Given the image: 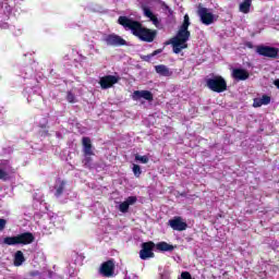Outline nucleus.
Wrapping results in <instances>:
<instances>
[{"label": "nucleus", "instance_id": "14", "mask_svg": "<svg viewBox=\"0 0 279 279\" xmlns=\"http://www.w3.org/2000/svg\"><path fill=\"white\" fill-rule=\"evenodd\" d=\"M231 76L235 82H245V80H250V72L243 68H234Z\"/></svg>", "mask_w": 279, "mask_h": 279}, {"label": "nucleus", "instance_id": "19", "mask_svg": "<svg viewBox=\"0 0 279 279\" xmlns=\"http://www.w3.org/2000/svg\"><path fill=\"white\" fill-rule=\"evenodd\" d=\"M64 186H66V182H64V181H61L58 186H54V189H56L54 195L57 197H60L62 195V193H64Z\"/></svg>", "mask_w": 279, "mask_h": 279}, {"label": "nucleus", "instance_id": "27", "mask_svg": "<svg viewBox=\"0 0 279 279\" xmlns=\"http://www.w3.org/2000/svg\"><path fill=\"white\" fill-rule=\"evenodd\" d=\"M263 105V100L260 98H254L253 100V108H260Z\"/></svg>", "mask_w": 279, "mask_h": 279}, {"label": "nucleus", "instance_id": "2", "mask_svg": "<svg viewBox=\"0 0 279 279\" xmlns=\"http://www.w3.org/2000/svg\"><path fill=\"white\" fill-rule=\"evenodd\" d=\"M191 19L189 14H185L177 35L170 41L166 43V45H172L173 53H180L182 49H189V44L186 43H189V38H191V32L189 31Z\"/></svg>", "mask_w": 279, "mask_h": 279}, {"label": "nucleus", "instance_id": "16", "mask_svg": "<svg viewBox=\"0 0 279 279\" xmlns=\"http://www.w3.org/2000/svg\"><path fill=\"white\" fill-rule=\"evenodd\" d=\"M155 71L162 77H171L173 75V72H171V70H169L165 64L156 65Z\"/></svg>", "mask_w": 279, "mask_h": 279}, {"label": "nucleus", "instance_id": "28", "mask_svg": "<svg viewBox=\"0 0 279 279\" xmlns=\"http://www.w3.org/2000/svg\"><path fill=\"white\" fill-rule=\"evenodd\" d=\"M149 21H151L153 25H155V27H158V25H160V20H158V16L153 15L151 17H149Z\"/></svg>", "mask_w": 279, "mask_h": 279}, {"label": "nucleus", "instance_id": "4", "mask_svg": "<svg viewBox=\"0 0 279 279\" xmlns=\"http://www.w3.org/2000/svg\"><path fill=\"white\" fill-rule=\"evenodd\" d=\"M205 84L213 93H226L228 90V83L221 75L213 74L210 78H206Z\"/></svg>", "mask_w": 279, "mask_h": 279}, {"label": "nucleus", "instance_id": "11", "mask_svg": "<svg viewBox=\"0 0 279 279\" xmlns=\"http://www.w3.org/2000/svg\"><path fill=\"white\" fill-rule=\"evenodd\" d=\"M114 259H108L100 265L99 274H101L104 278H112V276H114Z\"/></svg>", "mask_w": 279, "mask_h": 279}, {"label": "nucleus", "instance_id": "20", "mask_svg": "<svg viewBox=\"0 0 279 279\" xmlns=\"http://www.w3.org/2000/svg\"><path fill=\"white\" fill-rule=\"evenodd\" d=\"M142 10L144 12V16L147 19H150L154 15V12H151L150 8H147L145 4H142Z\"/></svg>", "mask_w": 279, "mask_h": 279}, {"label": "nucleus", "instance_id": "21", "mask_svg": "<svg viewBox=\"0 0 279 279\" xmlns=\"http://www.w3.org/2000/svg\"><path fill=\"white\" fill-rule=\"evenodd\" d=\"M66 101H69V104H77V98L75 97V94H73L72 92H68Z\"/></svg>", "mask_w": 279, "mask_h": 279}, {"label": "nucleus", "instance_id": "22", "mask_svg": "<svg viewBox=\"0 0 279 279\" xmlns=\"http://www.w3.org/2000/svg\"><path fill=\"white\" fill-rule=\"evenodd\" d=\"M135 160H137L138 162H142V165H147V162H149V157L147 156H141V155H135Z\"/></svg>", "mask_w": 279, "mask_h": 279}, {"label": "nucleus", "instance_id": "31", "mask_svg": "<svg viewBox=\"0 0 279 279\" xmlns=\"http://www.w3.org/2000/svg\"><path fill=\"white\" fill-rule=\"evenodd\" d=\"M29 276H32V278H36V276H40V271L33 270V271L29 272Z\"/></svg>", "mask_w": 279, "mask_h": 279}, {"label": "nucleus", "instance_id": "34", "mask_svg": "<svg viewBox=\"0 0 279 279\" xmlns=\"http://www.w3.org/2000/svg\"><path fill=\"white\" fill-rule=\"evenodd\" d=\"M274 84L276 85L277 88H279V78L275 80Z\"/></svg>", "mask_w": 279, "mask_h": 279}, {"label": "nucleus", "instance_id": "30", "mask_svg": "<svg viewBox=\"0 0 279 279\" xmlns=\"http://www.w3.org/2000/svg\"><path fill=\"white\" fill-rule=\"evenodd\" d=\"M151 58H154V56H151V53H150V54H147V56L142 57V60H143L144 62H149V60H151Z\"/></svg>", "mask_w": 279, "mask_h": 279}, {"label": "nucleus", "instance_id": "23", "mask_svg": "<svg viewBox=\"0 0 279 279\" xmlns=\"http://www.w3.org/2000/svg\"><path fill=\"white\" fill-rule=\"evenodd\" d=\"M133 173L135 178H141V173H143V170H141V166L134 163L133 165Z\"/></svg>", "mask_w": 279, "mask_h": 279}, {"label": "nucleus", "instance_id": "13", "mask_svg": "<svg viewBox=\"0 0 279 279\" xmlns=\"http://www.w3.org/2000/svg\"><path fill=\"white\" fill-rule=\"evenodd\" d=\"M114 84H119V77L114 75L102 76L99 81V85L102 90H108V88H112Z\"/></svg>", "mask_w": 279, "mask_h": 279}, {"label": "nucleus", "instance_id": "26", "mask_svg": "<svg viewBox=\"0 0 279 279\" xmlns=\"http://www.w3.org/2000/svg\"><path fill=\"white\" fill-rule=\"evenodd\" d=\"M260 99L264 106H269V104H271V97L267 95H263Z\"/></svg>", "mask_w": 279, "mask_h": 279}, {"label": "nucleus", "instance_id": "32", "mask_svg": "<svg viewBox=\"0 0 279 279\" xmlns=\"http://www.w3.org/2000/svg\"><path fill=\"white\" fill-rule=\"evenodd\" d=\"M163 8L169 12V14H173V10H171V8H169L166 3H163Z\"/></svg>", "mask_w": 279, "mask_h": 279}, {"label": "nucleus", "instance_id": "7", "mask_svg": "<svg viewBox=\"0 0 279 279\" xmlns=\"http://www.w3.org/2000/svg\"><path fill=\"white\" fill-rule=\"evenodd\" d=\"M256 53H258V56H263L264 58H270L275 60L278 58L279 49L271 46L259 45L256 46Z\"/></svg>", "mask_w": 279, "mask_h": 279}, {"label": "nucleus", "instance_id": "9", "mask_svg": "<svg viewBox=\"0 0 279 279\" xmlns=\"http://www.w3.org/2000/svg\"><path fill=\"white\" fill-rule=\"evenodd\" d=\"M104 43L109 47H125V45H128V41L117 34L106 35Z\"/></svg>", "mask_w": 279, "mask_h": 279}, {"label": "nucleus", "instance_id": "15", "mask_svg": "<svg viewBox=\"0 0 279 279\" xmlns=\"http://www.w3.org/2000/svg\"><path fill=\"white\" fill-rule=\"evenodd\" d=\"M134 101H138V99H145L146 101H154V94L149 90H135L133 93Z\"/></svg>", "mask_w": 279, "mask_h": 279}, {"label": "nucleus", "instance_id": "1", "mask_svg": "<svg viewBox=\"0 0 279 279\" xmlns=\"http://www.w3.org/2000/svg\"><path fill=\"white\" fill-rule=\"evenodd\" d=\"M118 23L126 31H130L142 43H154L158 36V31L147 28L143 26V23L125 15L119 16Z\"/></svg>", "mask_w": 279, "mask_h": 279}, {"label": "nucleus", "instance_id": "35", "mask_svg": "<svg viewBox=\"0 0 279 279\" xmlns=\"http://www.w3.org/2000/svg\"><path fill=\"white\" fill-rule=\"evenodd\" d=\"M247 47H248L250 49H252V47H254V46L252 45V43H248V44H247Z\"/></svg>", "mask_w": 279, "mask_h": 279}, {"label": "nucleus", "instance_id": "36", "mask_svg": "<svg viewBox=\"0 0 279 279\" xmlns=\"http://www.w3.org/2000/svg\"><path fill=\"white\" fill-rule=\"evenodd\" d=\"M245 3H252V0H244Z\"/></svg>", "mask_w": 279, "mask_h": 279}, {"label": "nucleus", "instance_id": "8", "mask_svg": "<svg viewBox=\"0 0 279 279\" xmlns=\"http://www.w3.org/2000/svg\"><path fill=\"white\" fill-rule=\"evenodd\" d=\"M14 173H16V170L10 166L8 161L0 163V180H2V182L12 180V175H14Z\"/></svg>", "mask_w": 279, "mask_h": 279}, {"label": "nucleus", "instance_id": "33", "mask_svg": "<svg viewBox=\"0 0 279 279\" xmlns=\"http://www.w3.org/2000/svg\"><path fill=\"white\" fill-rule=\"evenodd\" d=\"M158 53H162V49H157L151 52V56H158Z\"/></svg>", "mask_w": 279, "mask_h": 279}, {"label": "nucleus", "instance_id": "10", "mask_svg": "<svg viewBox=\"0 0 279 279\" xmlns=\"http://www.w3.org/2000/svg\"><path fill=\"white\" fill-rule=\"evenodd\" d=\"M197 15L199 16L203 25H213V23H215V14L210 13L207 8L199 5Z\"/></svg>", "mask_w": 279, "mask_h": 279}, {"label": "nucleus", "instance_id": "12", "mask_svg": "<svg viewBox=\"0 0 279 279\" xmlns=\"http://www.w3.org/2000/svg\"><path fill=\"white\" fill-rule=\"evenodd\" d=\"M168 225L172 230H175L177 232H184L186 228H189V225L182 220V217L177 216L168 221Z\"/></svg>", "mask_w": 279, "mask_h": 279}, {"label": "nucleus", "instance_id": "17", "mask_svg": "<svg viewBox=\"0 0 279 279\" xmlns=\"http://www.w3.org/2000/svg\"><path fill=\"white\" fill-rule=\"evenodd\" d=\"M24 262H25V255L23 254L22 251H17L14 255L13 265L15 267H21V265H23Z\"/></svg>", "mask_w": 279, "mask_h": 279}, {"label": "nucleus", "instance_id": "5", "mask_svg": "<svg viewBox=\"0 0 279 279\" xmlns=\"http://www.w3.org/2000/svg\"><path fill=\"white\" fill-rule=\"evenodd\" d=\"M34 233L24 232L15 236H7L3 239L4 245H31L35 241Z\"/></svg>", "mask_w": 279, "mask_h": 279}, {"label": "nucleus", "instance_id": "29", "mask_svg": "<svg viewBox=\"0 0 279 279\" xmlns=\"http://www.w3.org/2000/svg\"><path fill=\"white\" fill-rule=\"evenodd\" d=\"M5 226H8V220L0 218V232L5 230Z\"/></svg>", "mask_w": 279, "mask_h": 279}, {"label": "nucleus", "instance_id": "24", "mask_svg": "<svg viewBox=\"0 0 279 279\" xmlns=\"http://www.w3.org/2000/svg\"><path fill=\"white\" fill-rule=\"evenodd\" d=\"M120 213H128L130 210V205L124 201L119 205Z\"/></svg>", "mask_w": 279, "mask_h": 279}, {"label": "nucleus", "instance_id": "6", "mask_svg": "<svg viewBox=\"0 0 279 279\" xmlns=\"http://www.w3.org/2000/svg\"><path fill=\"white\" fill-rule=\"evenodd\" d=\"M82 146H83V165L85 169H90L93 167V157L95 156V151L93 150V141H90V137L84 136L82 138Z\"/></svg>", "mask_w": 279, "mask_h": 279}, {"label": "nucleus", "instance_id": "18", "mask_svg": "<svg viewBox=\"0 0 279 279\" xmlns=\"http://www.w3.org/2000/svg\"><path fill=\"white\" fill-rule=\"evenodd\" d=\"M251 8L252 3L243 1L242 3H240L239 11L242 12V14H250Z\"/></svg>", "mask_w": 279, "mask_h": 279}, {"label": "nucleus", "instance_id": "25", "mask_svg": "<svg viewBox=\"0 0 279 279\" xmlns=\"http://www.w3.org/2000/svg\"><path fill=\"white\" fill-rule=\"evenodd\" d=\"M129 206H133V204H136L138 202V198L136 196H129L125 201Z\"/></svg>", "mask_w": 279, "mask_h": 279}, {"label": "nucleus", "instance_id": "3", "mask_svg": "<svg viewBox=\"0 0 279 279\" xmlns=\"http://www.w3.org/2000/svg\"><path fill=\"white\" fill-rule=\"evenodd\" d=\"M140 251V258L142 260H149V258H155L156 254L154 253V248L158 250L159 252H173L175 246L167 243V242H159L154 243V241L143 242L141 245Z\"/></svg>", "mask_w": 279, "mask_h": 279}]
</instances>
